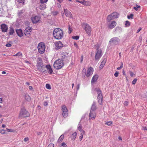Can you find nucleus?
Returning <instances> with one entry per match:
<instances>
[{"label":"nucleus","instance_id":"1","mask_svg":"<svg viewBox=\"0 0 147 147\" xmlns=\"http://www.w3.org/2000/svg\"><path fill=\"white\" fill-rule=\"evenodd\" d=\"M53 35L55 39H60L63 36V31L60 28H56L53 31Z\"/></svg>","mask_w":147,"mask_h":147},{"label":"nucleus","instance_id":"2","mask_svg":"<svg viewBox=\"0 0 147 147\" xmlns=\"http://www.w3.org/2000/svg\"><path fill=\"white\" fill-rule=\"evenodd\" d=\"M81 25L82 27L88 36H91L92 30L91 27L86 23H82Z\"/></svg>","mask_w":147,"mask_h":147},{"label":"nucleus","instance_id":"3","mask_svg":"<svg viewBox=\"0 0 147 147\" xmlns=\"http://www.w3.org/2000/svg\"><path fill=\"white\" fill-rule=\"evenodd\" d=\"M63 61L60 59L56 60L53 64L54 67L56 69H59L61 68L63 66Z\"/></svg>","mask_w":147,"mask_h":147},{"label":"nucleus","instance_id":"4","mask_svg":"<svg viewBox=\"0 0 147 147\" xmlns=\"http://www.w3.org/2000/svg\"><path fill=\"white\" fill-rule=\"evenodd\" d=\"M38 51L40 54L43 53L45 51V43L42 42L39 43L38 46Z\"/></svg>","mask_w":147,"mask_h":147},{"label":"nucleus","instance_id":"5","mask_svg":"<svg viewBox=\"0 0 147 147\" xmlns=\"http://www.w3.org/2000/svg\"><path fill=\"white\" fill-rule=\"evenodd\" d=\"M94 90L97 92L98 94V103L100 104H101L102 102V96L101 92L99 88H95Z\"/></svg>","mask_w":147,"mask_h":147},{"label":"nucleus","instance_id":"6","mask_svg":"<svg viewBox=\"0 0 147 147\" xmlns=\"http://www.w3.org/2000/svg\"><path fill=\"white\" fill-rule=\"evenodd\" d=\"M119 16V14L117 12H114L108 16L107 20L108 22H110L112 20L118 18Z\"/></svg>","mask_w":147,"mask_h":147},{"label":"nucleus","instance_id":"7","mask_svg":"<svg viewBox=\"0 0 147 147\" xmlns=\"http://www.w3.org/2000/svg\"><path fill=\"white\" fill-rule=\"evenodd\" d=\"M41 19V17L39 15H34L31 18V21L33 24H36L39 22Z\"/></svg>","mask_w":147,"mask_h":147},{"label":"nucleus","instance_id":"8","mask_svg":"<svg viewBox=\"0 0 147 147\" xmlns=\"http://www.w3.org/2000/svg\"><path fill=\"white\" fill-rule=\"evenodd\" d=\"M29 114L27 111L24 109H22L20 112L19 116L20 117L24 118L28 117Z\"/></svg>","mask_w":147,"mask_h":147},{"label":"nucleus","instance_id":"9","mask_svg":"<svg viewBox=\"0 0 147 147\" xmlns=\"http://www.w3.org/2000/svg\"><path fill=\"white\" fill-rule=\"evenodd\" d=\"M36 66L38 70L41 71L44 66L43 65L41 59L40 58H38L37 59Z\"/></svg>","mask_w":147,"mask_h":147},{"label":"nucleus","instance_id":"10","mask_svg":"<svg viewBox=\"0 0 147 147\" xmlns=\"http://www.w3.org/2000/svg\"><path fill=\"white\" fill-rule=\"evenodd\" d=\"M62 115L64 117H66L68 115V111L66 106L64 105L61 107Z\"/></svg>","mask_w":147,"mask_h":147},{"label":"nucleus","instance_id":"11","mask_svg":"<svg viewBox=\"0 0 147 147\" xmlns=\"http://www.w3.org/2000/svg\"><path fill=\"white\" fill-rule=\"evenodd\" d=\"M120 41L119 39L117 37H114L112 38L109 41L110 44H112L114 45H117Z\"/></svg>","mask_w":147,"mask_h":147},{"label":"nucleus","instance_id":"12","mask_svg":"<svg viewBox=\"0 0 147 147\" xmlns=\"http://www.w3.org/2000/svg\"><path fill=\"white\" fill-rule=\"evenodd\" d=\"M102 55L101 49H97V52L95 56V59L96 60H99Z\"/></svg>","mask_w":147,"mask_h":147},{"label":"nucleus","instance_id":"13","mask_svg":"<svg viewBox=\"0 0 147 147\" xmlns=\"http://www.w3.org/2000/svg\"><path fill=\"white\" fill-rule=\"evenodd\" d=\"M94 70L92 67H90L87 70L86 74L87 77H88L91 76L93 73Z\"/></svg>","mask_w":147,"mask_h":147},{"label":"nucleus","instance_id":"14","mask_svg":"<svg viewBox=\"0 0 147 147\" xmlns=\"http://www.w3.org/2000/svg\"><path fill=\"white\" fill-rule=\"evenodd\" d=\"M68 53L67 52H63L61 54V58L62 60L67 59L68 57Z\"/></svg>","mask_w":147,"mask_h":147},{"label":"nucleus","instance_id":"15","mask_svg":"<svg viewBox=\"0 0 147 147\" xmlns=\"http://www.w3.org/2000/svg\"><path fill=\"white\" fill-rule=\"evenodd\" d=\"M56 46L55 49L58 50L61 48L63 47V44L60 41H58L55 43Z\"/></svg>","mask_w":147,"mask_h":147},{"label":"nucleus","instance_id":"16","mask_svg":"<svg viewBox=\"0 0 147 147\" xmlns=\"http://www.w3.org/2000/svg\"><path fill=\"white\" fill-rule=\"evenodd\" d=\"M1 28L2 31L3 32H6L7 31L8 29L7 26L4 24H3L1 25Z\"/></svg>","mask_w":147,"mask_h":147},{"label":"nucleus","instance_id":"17","mask_svg":"<svg viewBox=\"0 0 147 147\" xmlns=\"http://www.w3.org/2000/svg\"><path fill=\"white\" fill-rule=\"evenodd\" d=\"M117 23L114 21H113L108 24V28L110 29L114 28L116 25Z\"/></svg>","mask_w":147,"mask_h":147},{"label":"nucleus","instance_id":"18","mask_svg":"<svg viewBox=\"0 0 147 147\" xmlns=\"http://www.w3.org/2000/svg\"><path fill=\"white\" fill-rule=\"evenodd\" d=\"M89 119H95L96 117V115L94 111H90L89 114Z\"/></svg>","mask_w":147,"mask_h":147},{"label":"nucleus","instance_id":"19","mask_svg":"<svg viewBox=\"0 0 147 147\" xmlns=\"http://www.w3.org/2000/svg\"><path fill=\"white\" fill-rule=\"evenodd\" d=\"M98 77V75L96 74L94 75L92 77V79L91 80V84H92L93 83L96 82L97 80Z\"/></svg>","mask_w":147,"mask_h":147},{"label":"nucleus","instance_id":"20","mask_svg":"<svg viewBox=\"0 0 147 147\" xmlns=\"http://www.w3.org/2000/svg\"><path fill=\"white\" fill-rule=\"evenodd\" d=\"M64 10L65 14L66 16L69 17H71L72 14L70 11H69L67 9H65V8H64Z\"/></svg>","mask_w":147,"mask_h":147},{"label":"nucleus","instance_id":"21","mask_svg":"<svg viewBox=\"0 0 147 147\" xmlns=\"http://www.w3.org/2000/svg\"><path fill=\"white\" fill-rule=\"evenodd\" d=\"M16 32L18 36L20 37H21L23 36L22 31L21 29H17L16 30Z\"/></svg>","mask_w":147,"mask_h":147},{"label":"nucleus","instance_id":"22","mask_svg":"<svg viewBox=\"0 0 147 147\" xmlns=\"http://www.w3.org/2000/svg\"><path fill=\"white\" fill-rule=\"evenodd\" d=\"M107 59L105 58L101 62V64L100 66V69H102L104 67L105 64L106 62Z\"/></svg>","mask_w":147,"mask_h":147},{"label":"nucleus","instance_id":"23","mask_svg":"<svg viewBox=\"0 0 147 147\" xmlns=\"http://www.w3.org/2000/svg\"><path fill=\"white\" fill-rule=\"evenodd\" d=\"M78 130L81 132V133H83V134H84L85 131H84L82 129V126L80 124H79L78 125Z\"/></svg>","mask_w":147,"mask_h":147},{"label":"nucleus","instance_id":"24","mask_svg":"<svg viewBox=\"0 0 147 147\" xmlns=\"http://www.w3.org/2000/svg\"><path fill=\"white\" fill-rule=\"evenodd\" d=\"M77 133L76 132H75L71 136V139L73 140H75L77 136Z\"/></svg>","mask_w":147,"mask_h":147},{"label":"nucleus","instance_id":"25","mask_svg":"<svg viewBox=\"0 0 147 147\" xmlns=\"http://www.w3.org/2000/svg\"><path fill=\"white\" fill-rule=\"evenodd\" d=\"M46 8V5L44 3H41L40 6V9L41 10H43Z\"/></svg>","mask_w":147,"mask_h":147},{"label":"nucleus","instance_id":"26","mask_svg":"<svg viewBox=\"0 0 147 147\" xmlns=\"http://www.w3.org/2000/svg\"><path fill=\"white\" fill-rule=\"evenodd\" d=\"M96 103L95 102H94L92 105L90 111H94L96 110Z\"/></svg>","mask_w":147,"mask_h":147},{"label":"nucleus","instance_id":"27","mask_svg":"<svg viewBox=\"0 0 147 147\" xmlns=\"http://www.w3.org/2000/svg\"><path fill=\"white\" fill-rule=\"evenodd\" d=\"M64 138V136L62 134L61 135L59 138V139H58L57 142L59 143H60L63 140V139Z\"/></svg>","mask_w":147,"mask_h":147},{"label":"nucleus","instance_id":"28","mask_svg":"<svg viewBox=\"0 0 147 147\" xmlns=\"http://www.w3.org/2000/svg\"><path fill=\"white\" fill-rule=\"evenodd\" d=\"M32 28L30 27H28L26 28L24 30L25 32H30Z\"/></svg>","mask_w":147,"mask_h":147},{"label":"nucleus","instance_id":"29","mask_svg":"<svg viewBox=\"0 0 147 147\" xmlns=\"http://www.w3.org/2000/svg\"><path fill=\"white\" fill-rule=\"evenodd\" d=\"M14 31L12 27H11L10 28L9 30V35H12L14 33Z\"/></svg>","mask_w":147,"mask_h":147},{"label":"nucleus","instance_id":"30","mask_svg":"<svg viewBox=\"0 0 147 147\" xmlns=\"http://www.w3.org/2000/svg\"><path fill=\"white\" fill-rule=\"evenodd\" d=\"M91 5V3L90 1H84V5L86 6H90Z\"/></svg>","mask_w":147,"mask_h":147},{"label":"nucleus","instance_id":"31","mask_svg":"<svg viewBox=\"0 0 147 147\" xmlns=\"http://www.w3.org/2000/svg\"><path fill=\"white\" fill-rule=\"evenodd\" d=\"M86 69L85 68H84L82 71V75L83 77H85V75L86 74Z\"/></svg>","mask_w":147,"mask_h":147},{"label":"nucleus","instance_id":"32","mask_svg":"<svg viewBox=\"0 0 147 147\" xmlns=\"http://www.w3.org/2000/svg\"><path fill=\"white\" fill-rule=\"evenodd\" d=\"M13 56H18L19 57H20V56L21 57H22V55L20 52H18L17 54L14 55Z\"/></svg>","mask_w":147,"mask_h":147},{"label":"nucleus","instance_id":"33","mask_svg":"<svg viewBox=\"0 0 147 147\" xmlns=\"http://www.w3.org/2000/svg\"><path fill=\"white\" fill-rule=\"evenodd\" d=\"M130 22L128 21H126L125 22V26L126 27H128L130 25Z\"/></svg>","mask_w":147,"mask_h":147},{"label":"nucleus","instance_id":"34","mask_svg":"<svg viewBox=\"0 0 147 147\" xmlns=\"http://www.w3.org/2000/svg\"><path fill=\"white\" fill-rule=\"evenodd\" d=\"M84 0H82L81 1L76 0V2L79 3L83 5H84Z\"/></svg>","mask_w":147,"mask_h":147},{"label":"nucleus","instance_id":"35","mask_svg":"<svg viewBox=\"0 0 147 147\" xmlns=\"http://www.w3.org/2000/svg\"><path fill=\"white\" fill-rule=\"evenodd\" d=\"M123 67V64L122 62H121L120 66L119 67H118L117 68V70H119L121 69Z\"/></svg>","mask_w":147,"mask_h":147},{"label":"nucleus","instance_id":"36","mask_svg":"<svg viewBox=\"0 0 147 147\" xmlns=\"http://www.w3.org/2000/svg\"><path fill=\"white\" fill-rule=\"evenodd\" d=\"M105 123L108 126H111L112 125L113 123L112 121H109L106 122Z\"/></svg>","mask_w":147,"mask_h":147},{"label":"nucleus","instance_id":"37","mask_svg":"<svg viewBox=\"0 0 147 147\" xmlns=\"http://www.w3.org/2000/svg\"><path fill=\"white\" fill-rule=\"evenodd\" d=\"M116 30L119 32H121L122 31V28L121 27H117L115 28Z\"/></svg>","mask_w":147,"mask_h":147},{"label":"nucleus","instance_id":"38","mask_svg":"<svg viewBox=\"0 0 147 147\" xmlns=\"http://www.w3.org/2000/svg\"><path fill=\"white\" fill-rule=\"evenodd\" d=\"M46 88L48 89H51V87L49 84H47L46 85Z\"/></svg>","mask_w":147,"mask_h":147},{"label":"nucleus","instance_id":"39","mask_svg":"<svg viewBox=\"0 0 147 147\" xmlns=\"http://www.w3.org/2000/svg\"><path fill=\"white\" fill-rule=\"evenodd\" d=\"M129 73L130 75V76L131 77H133L134 76H135V75L131 71H129Z\"/></svg>","mask_w":147,"mask_h":147},{"label":"nucleus","instance_id":"40","mask_svg":"<svg viewBox=\"0 0 147 147\" xmlns=\"http://www.w3.org/2000/svg\"><path fill=\"white\" fill-rule=\"evenodd\" d=\"M133 14H131L129 15H128L127 17V18L129 19H132L133 18Z\"/></svg>","mask_w":147,"mask_h":147},{"label":"nucleus","instance_id":"41","mask_svg":"<svg viewBox=\"0 0 147 147\" xmlns=\"http://www.w3.org/2000/svg\"><path fill=\"white\" fill-rule=\"evenodd\" d=\"M79 36H72V38L74 39L77 40L79 39Z\"/></svg>","mask_w":147,"mask_h":147},{"label":"nucleus","instance_id":"42","mask_svg":"<svg viewBox=\"0 0 147 147\" xmlns=\"http://www.w3.org/2000/svg\"><path fill=\"white\" fill-rule=\"evenodd\" d=\"M58 13V12L57 11H54L52 12V14L53 16H55L57 15Z\"/></svg>","mask_w":147,"mask_h":147},{"label":"nucleus","instance_id":"43","mask_svg":"<svg viewBox=\"0 0 147 147\" xmlns=\"http://www.w3.org/2000/svg\"><path fill=\"white\" fill-rule=\"evenodd\" d=\"M17 1L20 3H22V4H24L25 3V0H17Z\"/></svg>","mask_w":147,"mask_h":147},{"label":"nucleus","instance_id":"44","mask_svg":"<svg viewBox=\"0 0 147 147\" xmlns=\"http://www.w3.org/2000/svg\"><path fill=\"white\" fill-rule=\"evenodd\" d=\"M84 134L83 133H81V135L79 137V139L80 141H81L83 138V135Z\"/></svg>","mask_w":147,"mask_h":147},{"label":"nucleus","instance_id":"45","mask_svg":"<svg viewBox=\"0 0 147 147\" xmlns=\"http://www.w3.org/2000/svg\"><path fill=\"white\" fill-rule=\"evenodd\" d=\"M24 34L26 36L28 37H29L30 35V32H24Z\"/></svg>","mask_w":147,"mask_h":147},{"label":"nucleus","instance_id":"46","mask_svg":"<svg viewBox=\"0 0 147 147\" xmlns=\"http://www.w3.org/2000/svg\"><path fill=\"white\" fill-rule=\"evenodd\" d=\"M140 7V6H139L137 5H136V6H135L134 7V9L136 10H137Z\"/></svg>","mask_w":147,"mask_h":147},{"label":"nucleus","instance_id":"47","mask_svg":"<svg viewBox=\"0 0 147 147\" xmlns=\"http://www.w3.org/2000/svg\"><path fill=\"white\" fill-rule=\"evenodd\" d=\"M5 130L2 129H0V133L2 134H4L5 133Z\"/></svg>","mask_w":147,"mask_h":147},{"label":"nucleus","instance_id":"48","mask_svg":"<svg viewBox=\"0 0 147 147\" xmlns=\"http://www.w3.org/2000/svg\"><path fill=\"white\" fill-rule=\"evenodd\" d=\"M24 12V10H22L18 12V14L19 16L21 15V14L23 13Z\"/></svg>","mask_w":147,"mask_h":147},{"label":"nucleus","instance_id":"49","mask_svg":"<svg viewBox=\"0 0 147 147\" xmlns=\"http://www.w3.org/2000/svg\"><path fill=\"white\" fill-rule=\"evenodd\" d=\"M72 31V28L70 26H69V32L68 33L69 34H70L71 32Z\"/></svg>","mask_w":147,"mask_h":147},{"label":"nucleus","instance_id":"50","mask_svg":"<svg viewBox=\"0 0 147 147\" xmlns=\"http://www.w3.org/2000/svg\"><path fill=\"white\" fill-rule=\"evenodd\" d=\"M137 81V79H135L134 80H133L132 82V83L133 84H135L136 82Z\"/></svg>","mask_w":147,"mask_h":147},{"label":"nucleus","instance_id":"51","mask_svg":"<svg viewBox=\"0 0 147 147\" xmlns=\"http://www.w3.org/2000/svg\"><path fill=\"white\" fill-rule=\"evenodd\" d=\"M48 1V0H40V3H46Z\"/></svg>","mask_w":147,"mask_h":147},{"label":"nucleus","instance_id":"52","mask_svg":"<svg viewBox=\"0 0 147 147\" xmlns=\"http://www.w3.org/2000/svg\"><path fill=\"white\" fill-rule=\"evenodd\" d=\"M48 73L49 74H52L53 72V71L51 68H50L49 69H48Z\"/></svg>","mask_w":147,"mask_h":147},{"label":"nucleus","instance_id":"53","mask_svg":"<svg viewBox=\"0 0 147 147\" xmlns=\"http://www.w3.org/2000/svg\"><path fill=\"white\" fill-rule=\"evenodd\" d=\"M61 146H63V147H67V145L64 142H63L62 143Z\"/></svg>","mask_w":147,"mask_h":147},{"label":"nucleus","instance_id":"54","mask_svg":"<svg viewBox=\"0 0 147 147\" xmlns=\"http://www.w3.org/2000/svg\"><path fill=\"white\" fill-rule=\"evenodd\" d=\"M118 75H119V72L118 71H116L115 72V73L114 74V76L115 77H117L118 76Z\"/></svg>","mask_w":147,"mask_h":147},{"label":"nucleus","instance_id":"55","mask_svg":"<svg viewBox=\"0 0 147 147\" xmlns=\"http://www.w3.org/2000/svg\"><path fill=\"white\" fill-rule=\"evenodd\" d=\"M46 67L48 70L51 68V66L49 65H47L46 66Z\"/></svg>","mask_w":147,"mask_h":147},{"label":"nucleus","instance_id":"56","mask_svg":"<svg viewBox=\"0 0 147 147\" xmlns=\"http://www.w3.org/2000/svg\"><path fill=\"white\" fill-rule=\"evenodd\" d=\"M54 144H50L49 145L48 147H54Z\"/></svg>","mask_w":147,"mask_h":147},{"label":"nucleus","instance_id":"57","mask_svg":"<svg viewBox=\"0 0 147 147\" xmlns=\"http://www.w3.org/2000/svg\"><path fill=\"white\" fill-rule=\"evenodd\" d=\"M128 104V102L127 101H125L124 103V105L127 106Z\"/></svg>","mask_w":147,"mask_h":147},{"label":"nucleus","instance_id":"58","mask_svg":"<svg viewBox=\"0 0 147 147\" xmlns=\"http://www.w3.org/2000/svg\"><path fill=\"white\" fill-rule=\"evenodd\" d=\"M80 84H78V85H77L76 86V89L77 91H78L80 87Z\"/></svg>","mask_w":147,"mask_h":147},{"label":"nucleus","instance_id":"59","mask_svg":"<svg viewBox=\"0 0 147 147\" xmlns=\"http://www.w3.org/2000/svg\"><path fill=\"white\" fill-rule=\"evenodd\" d=\"M6 46L7 47H10L11 46V45L9 43H7L6 44Z\"/></svg>","mask_w":147,"mask_h":147},{"label":"nucleus","instance_id":"60","mask_svg":"<svg viewBox=\"0 0 147 147\" xmlns=\"http://www.w3.org/2000/svg\"><path fill=\"white\" fill-rule=\"evenodd\" d=\"M142 29V28H141L140 27L137 30V31L136 32L137 33H138Z\"/></svg>","mask_w":147,"mask_h":147},{"label":"nucleus","instance_id":"61","mask_svg":"<svg viewBox=\"0 0 147 147\" xmlns=\"http://www.w3.org/2000/svg\"><path fill=\"white\" fill-rule=\"evenodd\" d=\"M48 104L47 102H44V105L45 106H47L48 105Z\"/></svg>","mask_w":147,"mask_h":147},{"label":"nucleus","instance_id":"62","mask_svg":"<svg viewBox=\"0 0 147 147\" xmlns=\"http://www.w3.org/2000/svg\"><path fill=\"white\" fill-rule=\"evenodd\" d=\"M142 129L144 130H147V129L146 128V127H143Z\"/></svg>","mask_w":147,"mask_h":147},{"label":"nucleus","instance_id":"63","mask_svg":"<svg viewBox=\"0 0 147 147\" xmlns=\"http://www.w3.org/2000/svg\"><path fill=\"white\" fill-rule=\"evenodd\" d=\"M28 140V138H26L24 139V141L25 142H27Z\"/></svg>","mask_w":147,"mask_h":147},{"label":"nucleus","instance_id":"64","mask_svg":"<svg viewBox=\"0 0 147 147\" xmlns=\"http://www.w3.org/2000/svg\"><path fill=\"white\" fill-rule=\"evenodd\" d=\"M7 130L8 132H12V130L9 129H7Z\"/></svg>","mask_w":147,"mask_h":147}]
</instances>
